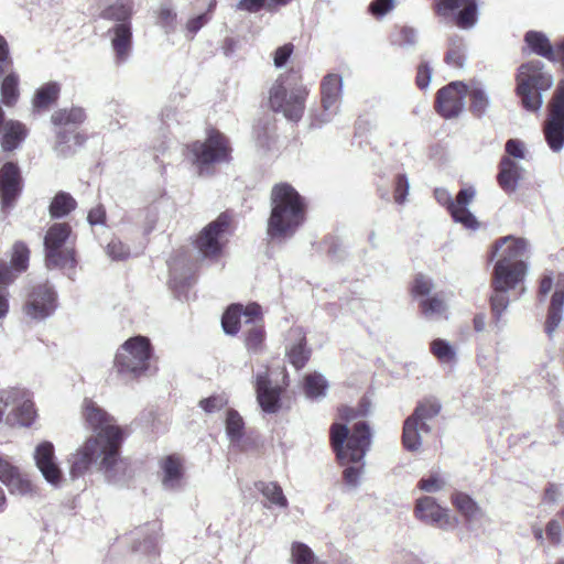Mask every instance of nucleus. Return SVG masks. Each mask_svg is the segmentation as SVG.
Wrapping results in <instances>:
<instances>
[{
  "label": "nucleus",
  "instance_id": "f257e3e1",
  "mask_svg": "<svg viewBox=\"0 0 564 564\" xmlns=\"http://www.w3.org/2000/svg\"><path fill=\"white\" fill-rule=\"evenodd\" d=\"M270 205L268 236L280 241L291 238L305 221V198L291 184L279 183L271 188Z\"/></svg>",
  "mask_w": 564,
  "mask_h": 564
},
{
  "label": "nucleus",
  "instance_id": "f03ea898",
  "mask_svg": "<svg viewBox=\"0 0 564 564\" xmlns=\"http://www.w3.org/2000/svg\"><path fill=\"white\" fill-rule=\"evenodd\" d=\"M553 76L541 61L522 63L516 75V95L523 109L536 112L543 105L542 94L553 86Z\"/></svg>",
  "mask_w": 564,
  "mask_h": 564
},
{
  "label": "nucleus",
  "instance_id": "7ed1b4c3",
  "mask_svg": "<svg viewBox=\"0 0 564 564\" xmlns=\"http://www.w3.org/2000/svg\"><path fill=\"white\" fill-rule=\"evenodd\" d=\"M184 155L196 167L198 175L204 176L212 174L213 165L231 160V147L225 134L212 130L204 141L188 144Z\"/></svg>",
  "mask_w": 564,
  "mask_h": 564
},
{
  "label": "nucleus",
  "instance_id": "20e7f679",
  "mask_svg": "<svg viewBox=\"0 0 564 564\" xmlns=\"http://www.w3.org/2000/svg\"><path fill=\"white\" fill-rule=\"evenodd\" d=\"M150 357V340L142 336L132 337L118 349L115 368L126 379L138 378L149 369Z\"/></svg>",
  "mask_w": 564,
  "mask_h": 564
},
{
  "label": "nucleus",
  "instance_id": "39448f33",
  "mask_svg": "<svg viewBox=\"0 0 564 564\" xmlns=\"http://www.w3.org/2000/svg\"><path fill=\"white\" fill-rule=\"evenodd\" d=\"M86 119L85 110L80 107L58 109L51 117L56 130V151L64 156L74 152L73 147H80L85 139L76 132L77 127Z\"/></svg>",
  "mask_w": 564,
  "mask_h": 564
},
{
  "label": "nucleus",
  "instance_id": "423d86ee",
  "mask_svg": "<svg viewBox=\"0 0 564 564\" xmlns=\"http://www.w3.org/2000/svg\"><path fill=\"white\" fill-rule=\"evenodd\" d=\"M286 80L288 76L284 75L276 78L269 91V102L274 112H281L288 120L296 122L303 116L307 91L300 87L288 93Z\"/></svg>",
  "mask_w": 564,
  "mask_h": 564
},
{
  "label": "nucleus",
  "instance_id": "0eeeda50",
  "mask_svg": "<svg viewBox=\"0 0 564 564\" xmlns=\"http://www.w3.org/2000/svg\"><path fill=\"white\" fill-rule=\"evenodd\" d=\"M123 440L118 433H111L109 444H104L102 455L98 462L97 470L104 476L107 484L123 487L130 479L128 462L120 456V448Z\"/></svg>",
  "mask_w": 564,
  "mask_h": 564
},
{
  "label": "nucleus",
  "instance_id": "6e6552de",
  "mask_svg": "<svg viewBox=\"0 0 564 564\" xmlns=\"http://www.w3.org/2000/svg\"><path fill=\"white\" fill-rule=\"evenodd\" d=\"M543 132L549 147L558 151L564 144V79H561L547 104Z\"/></svg>",
  "mask_w": 564,
  "mask_h": 564
},
{
  "label": "nucleus",
  "instance_id": "1a4fd4ad",
  "mask_svg": "<svg viewBox=\"0 0 564 564\" xmlns=\"http://www.w3.org/2000/svg\"><path fill=\"white\" fill-rule=\"evenodd\" d=\"M83 416L89 429L96 433L90 437H100L98 443L109 444L112 432L118 433V437L124 440L123 431L119 425L115 424V419L93 400L85 399Z\"/></svg>",
  "mask_w": 564,
  "mask_h": 564
},
{
  "label": "nucleus",
  "instance_id": "9d476101",
  "mask_svg": "<svg viewBox=\"0 0 564 564\" xmlns=\"http://www.w3.org/2000/svg\"><path fill=\"white\" fill-rule=\"evenodd\" d=\"M57 308V294L48 283H41L29 292L24 313L32 319L43 321L50 317Z\"/></svg>",
  "mask_w": 564,
  "mask_h": 564
},
{
  "label": "nucleus",
  "instance_id": "9b49d317",
  "mask_svg": "<svg viewBox=\"0 0 564 564\" xmlns=\"http://www.w3.org/2000/svg\"><path fill=\"white\" fill-rule=\"evenodd\" d=\"M528 253L527 241L522 238L512 236L497 239L488 252V261L497 259L495 265H511L517 263H527Z\"/></svg>",
  "mask_w": 564,
  "mask_h": 564
},
{
  "label": "nucleus",
  "instance_id": "f8f14e48",
  "mask_svg": "<svg viewBox=\"0 0 564 564\" xmlns=\"http://www.w3.org/2000/svg\"><path fill=\"white\" fill-rule=\"evenodd\" d=\"M467 85L463 82H452L437 90L434 101L435 111L445 119L458 117L464 109Z\"/></svg>",
  "mask_w": 564,
  "mask_h": 564
},
{
  "label": "nucleus",
  "instance_id": "ddd939ff",
  "mask_svg": "<svg viewBox=\"0 0 564 564\" xmlns=\"http://www.w3.org/2000/svg\"><path fill=\"white\" fill-rule=\"evenodd\" d=\"M100 437H88L80 447L68 456L67 463L72 479L83 477L93 465L96 468L98 467L104 448V444L98 443Z\"/></svg>",
  "mask_w": 564,
  "mask_h": 564
},
{
  "label": "nucleus",
  "instance_id": "4468645a",
  "mask_svg": "<svg viewBox=\"0 0 564 564\" xmlns=\"http://www.w3.org/2000/svg\"><path fill=\"white\" fill-rule=\"evenodd\" d=\"M475 194V189L471 186H469L460 189L457 193L455 199L453 200L446 191H435V195L438 202L445 199L444 204L446 205V208L451 216L453 217V219L456 223L462 224L466 228L471 229L478 227V221L475 218V216L469 212L467 206L473 202Z\"/></svg>",
  "mask_w": 564,
  "mask_h": 564
},
{
  "label": "nucleus",
  "instance_id": "2eb2a0df",
  "mask_svg": "<svg viewBox=\"0 0 564 564\" xmlns=\"http://www.w3.org/2000/svg\"><path fill=\"white\" fill-rule=\"evenodd\" d=\"M330 444L338 465L344 467L346 485H352V436L349 437L347 425L340 423L332 425Z\"/></svg>",
  "mask_w": 564,
  "mask_h": 564
},
{
  "label": "nucleus",
  "instance_id": "dca6fc26",
  "mask_svg": "<svg viewBox=\"0 0 564 564\" xmlns=\"http://www.w3.org/2000/svg\"><path fill=\"white\" fill-rule=\"evenodd\" d=\"M433 9L438 17L453 15L455 25L460 29H469L477 21L476 0H437Z\"/></svg>",
  "mask_w": 564,
  "mask_h": 564
},
{
  "label": "nucleus",
  "instance_id": "f3484780",
  "mask_svg": "<svg viewBox=\"0 0 564 564\" xmlns=\"http://www.w3.org/2000/svg\"><path fill=\"white\" fill-rule=\"evenodd\" d=\"M229 226V217L221 214L198 235L195 245L203 258L214 259L221 252L220 238Z\"/></svg>",
  "mask_w": 564,
  "mask_h": 564
},
{
  "label": "nucleus",
  "instance_id": "a211bd4d",
  "mask_svg": "<svg viewBox=\"0 0 564 564\" xmlns=\"http://www.w3.org/2000/svg\"><path fill=\"white\" fill-rule=\"evenodd\" d=\"M34 460L44 479L50 485L58 487L63 480V474L56 462L53 443L48 441L41 442L35 447Z\"/></svg>",
  "mask_w": 564,
  "mask_h": 564
},
{
  "label": "nucleus",
  "instance_id": "6ab92c4d",
  "mask_svg": "<svg viewBox=\"0 0 564 564\" xmlns=\"http://www.w3.org/2000/svg\"><path fill=\"white\" fill-rule=\"evenodd\" d=\"M37 416L31 393L19 389L14 408L6 415V424L11 427H30Z\"/></svg>",
  "mask_w": 564,
  "mask_h": 564
},
{
  "label": "nucleus",
  "instance_id": "aec40b11",
  "mask_svg": "<svg viewBox=\"0 0 564 564\" xmlns=\"http://www.w3.org/2000/svg\"><path fill=\"white\" fill-rule=\"evenodd\" d=\"M261 315V306L251 303L243 307L241 304H231L223 315L221 326L226 334L235 335L239 330L240 319L246 324L254 323Z\"/></svg>",
  "mask_w": 564,
  "mask_h": 564
},
{
  "label": "nucleus",
  "instance_id": "412c9836",
  "mask_svg": "<svg viewBox=\"0 0 564 564\" xmlns=\"http://www.w3.org/2000/svg\"><path fill=\"white\" fill-rule=\"evenodd\" d=\"M415 517L426 523L445 529L452 524L448 510L441 507L433 497L424 496L416 500Z\"/></svg>",
  "mask_w": 564,
  "mask_h": 564
},
{
  "label": "nucleus",
  "instance_id": "4be33fe9",
  "mask_svg": "<svg viewBox=\"0 0 564 564\" xmlns=\"http://www.w3.org/2000/svg\"><path fill=\"white\" fill-rule=\"evenodd\" d=\"M256 393L259 405L267 413H276L281 406V388L273 387L268 369L256 375Z\"/></svg>",
  "mask_w": 564,
  "mask_h": 564
},
{
  "label": "nucleus",
  "instance_id": "5701e85b",
  "mask_svg": "<svg viewBox=\"0 0 564 564\" xmlns=\"http://www.w3.org/2000/svg\"><path fill=\"white\" fill-rule=\"evenodd\" d=\"M341 77L337 74H328L323 78L321 95L324 112L319 118L321 123L328 122L332 115L336 112L341 96Z\"/></svg>",
  "mask_w": 564,
  "mask_h": 564
},
{
  "label": "nucleus",
  "instance_id": "b1692460",
  "mask_svg": "<svg viewBox=\"0 0 564 564\" xmlns=\"http://www.w3.org/2000/svg\"><path fill=\"white\" fill-rule=\"evenodd\" d=\"M107 35L110 39L116 65L127 63L132 52V25L109 26Z\"/></svg>",
  "mask_w": 564,
  "mask_h": 564
},
{
  "label": "nucleus",
  "instance_id": "393cba45",
  "mask_svg": "<svg viewBox=\"0 0 564 564\" xmlns=\"http://www.w3.org/2000/svg\"><path fill=\"white\" fill-rule=\"evenodd\" d=\"M21 175L15 163L8 162L0 170V198L3 207H10L21 193Z\"/></svg>",
  "mask_w": 564,
  "mask_h": 564
},
{
  "label": "nucleus",
  "instance_id": "a878e982",
  "mask_svg": "<svg viewBox=\"0 0 564 564\" xmlns=\"http://www.w3.org/2000/svg\"><path fill=\"white\" fill-rule=\"evenodd\" d=\"M528 271L527 263L495 265L491 276L492 290H512L523 282Z\"/></svg>",
  "mask_w": 564,
  "mask_h": 564
},
{
  "label": "nucleus",
  "instance_id": "bb28decb",
  "mask_svg": "<svg viewBox=\"0 0 564 564\" xmlns=\"http://www.w3.org/2000/svg\"><path fill=\"white\" fill-rule=\"evenodd\" d=\"M497 183L507 194H512L518 188V183L523 176L524 170L509 156H502L498 164Z\"/></svg>",
  "mask_w": 564,
  "mask_h": 564
},
{
  "label": "nucleus",
  "instance_id": "cd10ccee",
  "mask_svg": "<svg viewBox=\"0 0 564 564\" xmlns=\"http://www.w3.org/2000/svg\"><path fill=\"white\" fill-rule=\"evenodd\" d=\"M162 469V486L166 490H178L182 488L184 478L183 460L177 455H169L160 463Z\"/></svg>",
  "mask_w": 564,
  "mask_h": 564
},
{
  "label": "nucleus",
  "instance_id": "c85d7f7f",
  "mask_svg": "<svg viewBox=\"0 0 564 564\" xmlns=\"http://www.w3.org/2000/svg\"><path fill=\"white\" fill-rule=\"evenodd\" d=\"M564 307V274L557 275L555 281V291L551 297L545 319V332L552 335L562 321V313Z\"/></svg>",
  "mask_w": 564,
  "mask_h": 564
},
{
  "label": "nucleus",
  "instance_id": "c756f323",
  "mask_svg": "<svg viewBox=\"0 0 564 564\" xmlns=\"http://www.w3.org/2000/svg\"><path fill=\"white\" fill-rule=\"evenodd\" d=\"M132 0H117L115 3L105 8L100 17L102 20L108 21L111 24L110 26H117L118 24L132 25Z\"/></svg>",
  "mask_w": 564,
  "mask_h": 564
},
{
  "label": "nucleus",
  "instance_id": "7c9ffc66",
  "mask_svg": "<svg viewBox=\"0 0 564 564\" xmlns=\"http://www.w3.org/2000/svg\"><path fill=\"white\" fill-rule=\"evenodd\" d=\"M449 499L455 510L465 521L471 522L482 517L481 508L468 494L455 490Z\"/></svg>",
  "mask_w": 564,
  "mask_h": 564
},
{
  "label": "nucleus",
  "instance_id": "2f4dec72",
  "mask_svg": "<svg viewBox=\"0 0 564 564\" xmlns=\"http://www.w3.org/2000/svg\"><path fill=\"white\" fill-rule=\"evenodd\" d=\"M524 42L531 53L546 58L554 59V46L549 37L541 31H528L524 34Z\"/></svg>",
  "mask_w": 564,
  "mask_h": 564
},
{
  "label": "nucleus",
  "instance_id": "473e14b6",
  "mask_svg": "<svg viewBox=\"0 0 564 564\" xmlns=\"http://www.w3.org/2000/svg\"><path fill=\"white\" fill-rule=\"evenodd\" d=\"M328 381L319 372H311L303 378V391L307 399L313 401L322 400L326 397Z\"/></svg>",
  "mask_w": 564,
  "mask_h": 564
},
{
  "label": "nucleus",
  "instance_id": "72a5a7b5",
  "mask_svg": "<svg viewBox=\"0 0 564 564\" xmlns=\"http://www.w3.org/2000/svg\"><path fill=\"white\" fill-rule=\"evenodd\" d=\"M441 409V403L436 398H425L417 403L411 416L417 420L423 432L429 433L431 429L426 421L437 416Z\"/></svg>",
  "mask_w": 564,
  "mask_h": 564
},
{
  "label": "nucleus",
  "instance_id": "f704fd0d",
  "mask_svg": "<svg viewBox=\"0 0 564 564\" xmlns=\"http://www.w3.org/2000/svg\"><path fill=\"white\" fill-rule=\"evenodd\" d=\"M61 86L56 82H50L42 85L36 89L33 99L32 107L34 111H41L47 109L53 105L59 97Z\"/></svg>",
  "mask_w": 564,
  "mask_h": 564
},
{
  "label": "nucleus",
  "instance_id": "c9c22d12",
  "mask_svg": "<svg viewBox=\"0 0 564 564\" xmlns=\"http://www.w3.org/2000/svg\"><path fill=\"white\" fill-rule=\"evenodd\" d=\"M77 207L76 199L67 192L59 191L53 197L48 213L50 216L54 219H59L66 217Z\"/></svg>",
  "mask_w": 564,
  "mask_h": 564
},
{
  "label": "nucleus",
  "instance_id": "e433bc0d",
  "mask_svg": "<svg viewBox=\"0 0 564 564\" xmlns=\"http://www.w3.org/2000/svg\"><path fill=\"white\" fill-rule=\"evenodd\" d=\"M371 445V431L367 423H355V465L361 460ZM359 470L355 466V479Z\"/></svg>",
  "mask_w": 564,
  "mask_h": 564
},
{
  "label": "nucleus",
  "instance_id": "4c0bfd02",
  "mask_svg": "<svg viewBox=\"0 0 564 564\" xmlns=\"http://www.w3.org/2000/svg\"><path fill=\"white\" fill-rule=\"evenodd\" d=\"M4 486L11 495L33 498L37 496L39 489L31 481L28 474L20 470Z\"/></svg>",
  "mask_w": 564,
  "mask_h": 564
},
{
  "label": "nucleus",
  "instance_id": "58836bf2",
  "mask_svg": "<svg viewBox=\"0 0 564 564\" xmlns=\"http://www.w3.org/2000/svg\"><path fill=\"white\" fill-rule=\"evenodd\" d=\"M26 137V128L19 121H8L4 124V133L1 145L4 151H13Z\"/></svg>",
  "mask_w": 564,
  "mask_h": 564
},
{
  "label": "nucleus",
  "instance_id": "ea45409f",
  "mask_svg": "<svg viewBox=\"0 0 564 564\" xmlns=\"http://www.w3.org/2000/svg\"><path fill=\"white\" fill-rule=\"evenodd\" d=\"M420 432H423L420 423L415 417L410 415L404 421L402 431V445L406 451L415 452L421 447L422 441Z\"/></svg>",
  "mask_w": 564,
  "mask_h": 564
},
{
  "label": "nucleus",
  "instance_id": "a19ab883",
  "mask_svg": "<svg viewBox=\"0 0 564 564\" xmlns=\"http://www.w3.org/2000/svg\"><path fill=\"white\" fill-rule=\"evenodd\" d=\"M70 235V227L66 223H56L50 227L44 237L45 251L63 247Z\"/></svg>",
  "mask_w": 564,
  "mask_h": 564
},
{
  "label": "nucleus",
  "instance_id": "79ce46f5",
  "mask_svg": "<svg viewBox=\"0 0 564 564\" xmlns=\"http://www.w3.org/2000/svg\"><path fill=\"white\" fill-rule=\"evenodd\" d=\"M1 101L7 107L14 106L20 97L19 76L15 73L8 74L1 83Z\"/></svg>",
  "mask_w": 564,
  "mask_h": 564
},
{
  "label": "nucleus",
  "instance_id": "37998d69",
  "mask_svg": "<svg viewBox=\"0 0 564 564\" xmlns=\"http://www.w3.org/2000/svg\"><path fill=\"white\" fill-rule=\"evenodd\" d=\"M29 258H30V250L23 242H15L12 248V256L10 264L6 261H1L2 263H6L13 272L15 278L26 271L29 267Z\"/></svg>",
  "mask_w": 564,
  "mask_h": 564
},
{
  "label": "nucleus",
  "instance_id": "c03bdc74",
  "mask_svg": "<svg viewBox=\"0 0 564 564\" xmlns=\"http://www.w3.org/2000/svg\"><path fill=\"white\" fill-rule=\"evenodd\" d=\"M15 280L12 270L0 262V318H3L9 311V291L8 286Z\"/></svg>",
  "mask_w": 564,
  "mask_h": 564
},
{
  "label": "nucleus",
  "instance_id": "a18cd8bd",
  "mask_svg": "<svg viewBox=\"0 0 564 564\" xmlns=\"http://www.w3.org/2000/svg\"><path fill=\"white\" fill-rule=\"evenodd\" d=\"M469 99V111L473 116L481 118L489 106V99L484 89L479 87L467 88V95Z\"/></svg>",
  "mask_w": 564,
  "mask_h": 564
},
{
  "label": "nucleus",
  "instance_id": "49530a36",
  "mask_svg": "<svg viewBox=\"0 0 564 564\" xmlns=\"http://www.w3.org/2000/svg\"><path fill=\"white\" fill-rule=\"evenodd\" d=\"M45 262L48 269L74 268L75 258L73 251L59 248L45 251Z\"/></svg>",
  "mask_w": 564,
  "mask_h": 564
},
{
  "label": "nucleus",
  "instance_id": "de8ad7c7",
  "mask_svg": "<svg viewBox=\"0 0 564 564\" xmlns=\"http://www.w3.org/2000/svg\"><path fill=\"white\" fill-rule=\"evenodd\" d=\"M226 433L231 442H238L242 437L245 422L241 415L234 409L227 411Z\"/></svg>",
  "mask_w": 564,
  "mask_h": 564
},
{
  "label": "nucleus",
  "instance_id": "09e8293b",
  "mask_svg": "<svg viewBox=\"0 0 564 564\" xmlns=\"http://www.w3.org/2000/svg\"><path fill=\"white\" fill-rule=\"evenodd\" d=\"M257 488L271 503L280 508L288 506V500L283 495L282 488L276 482H260L257 485Z\"/></svg>",
  "mask_w": 564,
  "mask_h": 564
},
{
  "label": "nucleus",
  "instance_id": "8fccbe9b",
  "mask_svg": "<svg viewBox=\"0 0 564 564\" xmlns=\"http://www.w3.org/2000/svg\"><path fill=\"white\" fill-rule=\"evenodd\" d=\"M291 564H314L316 556L311 547L302 542H293L291 545Z\"/></svg>",
  "mask_w": 564,
  "mask_h": 564
},
{
  "label": "nucleus",
  "instance_id": "3c124183",
  "mask_svg": "<svg viewBox=\"0 0 564 564\" xmlns=\"http://www.w3.org/2000/svg\"><path fill=\"white\" fill-rule=\"evenodd\" d=\"M509 290H492V294L489 299L490 310L492 317L496 323H499L502 316V313L509 305V297L507 292Z\"/></svg>",
  "mask_w": 564,
  "mask_h": 564
},
{
  "label": "nucleus",
  "instance_id": "603ef678",
  "mask_svg": "<svg viewBox=\"0 0 564 564\" xmlns=\"http://www.w3.org/2000/svg\"><path fill=\"white\" fill-rule=\"evenodd\" d=\"M434 288L432 279L423 273L414 275L409 286V292L413 297H422L429 295Z\"/></svg>",
  "mask_w": 564,
  "mask_h": 564
},
{
  "label": "nucleus",
  "instance_id": "864d4df0",
  "mask_svg": "<svg viewBox=\"0 0 564 564\" xmlns=\"http://www.w3.org/2000/svg\"><path fill=\"white\" fill-rule=\"evenodd\" d=\"M251 324L252 326L247 330L245 343L250 352L257 354L261 351L264 340V330L263 327L257 325L256 322Z\"/></svg>",
  "mask_w": 564,
  "mask_h": 564
},
{
  "label": "nucleus",
  "instance_id": "5fc2aeb1",
  "mask_svg": "<svg viewBox=\"0 0 564 564\" xmlns=\"http://www.w3.org/2000/svg\"><path fill=\"white\" fill-rule=\"evenodd\" d=\"M430 350L441 362H452L455 360V351L453 347L444 339H434L430 344Z\"/></svg>",
  "mask_w": 564,
  "mask_h": 564
},
{
  "label": "nucleus",
  "instance_id": "6e6d98bb",
  "mask_svg": "<svg viewBox=\"0 0 564 564\" xmlns=\"http://www.w3.org/2000/svg\"><path fill=\"white\" fill-rule=\"evenodd\" d=\"M311 351L305 346V338L302 337L300 341L293 345L288 351L290 362L296 368L301 369L305 366L310 358Z\"/></svg>",
  "mask_w": 564,
  "mask_h": 564
},
{
  "label": "nucleus",
  "instance_id": "4d7b16f0",
  "mask_svg": "<svg viewBox=\"0 0 564 564\" xmlns=\"http://www.w3.org/2000/svg\"><path fill=\"white\" fill-rule=\"evenodd\" d=\"M420 311L425 316L441 314L445 310L444 296L440 293L420 302Z\"/></svg>",
  "mask_w": 564,
  "mask_h": 564
},
{
  "label": "nucleus",
  "instance_id": "13d9d810",
  "mask_svg": "<svg viewBox=\"0 0 564 564\" xmlns=\"http://www.w3.org/2000/svg\"><path fill=\"white\" fill-rule=\"evenodd\" d=\"M20 388L0 390V423H6V415L14 408V402Z\"/></svg>",
  "mask_w": 564,
  "mask_h": 564
},
{
  "label": "nucleus",
  "instance_id": "bf43d9fd",
  "mask_svg": "<svg viewBox=\"0 0 564 564\" xmlns=\"http://www.w3.org/2000/svg\"><path fill=\"white\" fill-rule=\"evenodd\" d=\"M228 404L226 394H214L199 401V406L205 413H215L224 409Z\"/></svg>",
  "mask_w": 564,
  "mask_h": 564
},
{
  "label": "nucleus",
  "instance_id": "052dcab7",
  "mask_svg": "<svg viewBox=\"0 0 564 564\" xmlns=\"http://www.w3.org/2000/svg\"><path fill=\"white\" fill-rule=\"evenodd\" d=\"M158 23L165 30V33H171L176 28V13L167 6H162L159 11Z\"/></svg>",
  "mask_w": 564,
  "mask_h": 564
},
{
  "label": "nucleus",
  "instance_id": "680f3d73",
  "mask_svg": "<svg viewBox=\"0 0 564 564\" xmlns=\"http://www.w3.org/2000/svg\"><path fill=\"white\" fill-rule=\"evenodd\" d=\"M409 193V181L405 174H398L393 183V199L397 204H403Z\"/></svg>",
  "mask_w": 564,
  "mask_h": 564
},
{
  "label": "nucleus",
  "instance_id": "e2e57ef3",
  "mask_svg": "<svg viewBox=\"0 0 564 564\" xmlns=\"http://www.w3.org/2000/svg\"><path fill=\"white\" fill-rule=\"evenodd\" d=\"M445 487V480L438 474H432L417 482V488L426 492H436Z\"/></svg>",
  "mask_w": 564,
  "mask_h": 564
},
{
  "label": "nucleus",
  "instance_id": "0e129e2a",
  "mask_svg": "<svg viewBox=\"0 0 564 564\" xmlns=\"http://www.w3.org/2000/svg\"><path fill=\"white\" fill-rule=\"evenodd\" d=\"M106 252L112 260H124L129 257L130 249L119 239H112L107 245Z\"/></svg>",
  "mask_w": 564,
  "mask_h": 564
},
{
  "label": "nucleus",
  "instance_id": "69168bd1",
  "mask_svg": "<svg viewBox=\"0 0 564 564\" xmlns=\"http://www.w3.org/2000/svg\"><path fill=\"white\" fill-rule=\"evenodd\" d=\"M432 68L427 62H421L416 68L415 85L419 89H426L430 85Z\"/></svg>",
  "mask_w": 564,
  "mask_h": 564
},
{
  "label": "nucleus",
  "instance_id": "338daca9",
  "mask_svg": "<svg viewBox=\"0 0 564 564\" xmlns=\"http://www.w3.org/2000/svg\"><path fill=\"white\" fill-rule=\"evenodd\" d=\"M506 155L510 159H524L525 158V149L524 143L518 139H509L505 145Z\"/></svg>",
  "mask_w": 564,
  "mask_h": 564
},
{
  "label": "nucleus",
  "instance_id": "774afa93",
  "mask_svg": "<svg viewBox=\"0 0 564 564\" xmlns=\"http://www.w3.org/2000/svg\"><path fill=\"white\" fill-rule=\"evenodd\" d=\"M545 534L547 541L552 545H558L562 542V527L555 519L550 520L545 527Z\"/></svg>",
  "mask_w": 564,
  "mask_h": 564
}]
</instances>
